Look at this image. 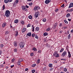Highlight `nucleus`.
I'll list each match as a JSON object with an SVG mask.
<instances>
[{
  "label": "nucleus",
  "instance_id": "2",
  "mask_svg": "<svg viewBox=\"0 0 73 73\" xmlns=\"http://www.w3.org/2000/svg\"><path fill=\"white\" fill-rule=\"evenodd\" d=\"M53 56H55L56 57H58L60 56V55L58 54L57 51H55L53 54Z\"/></svg>",
  "mask_w": 73,
  "mask_h": 73
},
{
  "label": "nucleus",
  "instance_id": "41",
  "mask_svg": "<svg viewBox=\"0 0 73 73\" xmlns=\"http://www.w3.org/2000/svg\"><path fill=\"white\" fill-rule=\"evenodd\" d=\"M35 38H36V39H37V40H38V36H37L36 35L35 36Z\"/></svg>",
  "mask_w": 73,
  "mask_h": 73
},
{
  "label": "nucleus",
  "instance_id": "45",
  "mask_svg": "<svg viewBox=\"0 0 73 73\" xmlns=\"http://www.w3.org/2000/svg\"><path fill=\"white\" fill-rule=\"evenodd\" d=\"M57 23H56L55 24V28H56V27H57Z\"/></svg>",
  "mask_w": 73,
  "mask_h": 73
},
{
  "label": "nucleus",
  "instance_id": "46",
  "mask_svg": "<svg viewBox=\"0 0 73 73\" xmlns=\"http://www.w3.org/2000/svg\"><path fill=\"white\" fill-rule=\"evenodd\" d=\"M9 33V32L8 31H6L5 33V35H7V34H8Z\"/></svg>",
  "mask_w": 73,
  "mask_h": 73
},
{
  "label": "nucleus",
  "instance_id": "38",
  "mask_svg": "<svg viewBox=\"0 0 73 73\" xmlns=\"http://www.w3.org/2000/svg\"><path fill=\"white\" fill-rule=\"evenodd\" d=\"M64 72H67V69H66V68H64Z\"/></svg>",
  "mask_w": 73,
  "mask_h": 73
},
{
  "label": "nucleus",
  "instance_id": "42",
  "mask_svg": "<svg viewBox=\"0 0 73 73\" xmlns=\"http://www.w3.org/2000/svg\"><path fill=\"white\" fill-rule=\"evenodd\" d=\"M30 55L31 56H34V54L33 53H31Z\"/></svg>",
  "mask_w": 73,
  "mask_h": 73
},
{
  "label": "nucleus",
  "instance_id": "11",
  "mask_svg": "<svg viewBox=\"0 0 73 73\" xmlns=\"http://www.w3.org/2000/svg\"><path fill=\"white\" fill-rule=\"evenodd\" d=\"M17 42L16 41H15L14 42V45L16 47L17 46Z\"/></svg>",
  "mask_w": 73,
  "mask_h": 73
},
{
  "label": "nucleus",
  "instance_id": "9",
  "mask_svg": "<svg viewBox=\"0 0 73 73\" xmlns=\"http://www.w3.org/2000/svg\"><path fill=\"white\" fill-rule=\"evenodd\" d=\"M26 29L25 28H24L22 30V33H25L26 31Z\"/></svg>",
  "mask_w": 73,
  "mask_h": 73
},
{
  "label": "nucleus",
  "instance_id": "7",
  "mask_svg": "<svg viewBox=\"0 0 73 73\" xmlns=\"http://www.w3.org/2000/svg\"><path fill=\"white\" fill-rule=\"evenodd\" d=\"M38 15H39V12H36L35 14V17L37 18L38 17Z\"/></svg>",
  "mask_w": 73,
  "mask_h": 73
},
{
  "label": "nucleus",
  "instance_id": "40",
  "mask_svg": "<svg viewBox=\"0 0 73 73\" xmlns=\"http://www.w3.org/2000/svg\"><path fill=\"white\" fill-rule=\"evenodd\" d=\"M31 24H28L27 26V28H28V27H31Z\"/></svg>",
  "mask_w": 73,
  "mask_h": 73
},
{
  "label": "nucleus",
  "instance_id": "22",
  "mask_svg": "<svg viewBox=\"0 0 73 73\" xmlns=\"http://www.w3.org/2000/svg\"><path fill=\"white\" fill-rule=\"evenodd\" d=\"M17 65L18 66L20 65V64H21V62L18 61L17 63Z\"/></svg>",
  "mask_w": 73,
  "mask_h": 73
},
{
  "label": "nucleus",
  "instance_id": "16",
  "mask_svg": "<svg viewBox=\"0 0 73 73\" xmlns=\"http://www.w3.org/2000/svg\"><path fill=\"white\" fill-rule=\"evenodd\" d=\"M40 30V29L38 27H36L35 29V31H39V30Z\"/></svg>",
  "mask_w": 73,
  "mask_h": 73
},
{
  "label": "nucleus",
  "instance_id": "19",
  "mask_svg": "<svg viewBox=\"0 0 73 73\" xmlns=\"http://www.w3.org/2000/svg\"><path fill=\"white\" fill-rule=\"evenodd\" d=\"M32 50H34V51H37V48H36L35 47H33V49H32Z\"/></svg>",
  "mask_w": 73,
  "mask_h": 73
},
{
  "label": "nucleus",
  "instance_id": "18",
  "mask_svg": "<svg viewBox=\"0 0 73 73\" xmlns=\"http://www.w3.org/2000/svg\"><path fill=\"white\" fill-rule=\"evenodd\" d=\"M48 66L50 68H52L53 67V64H52L50 63L48 64Z\"/></svg>",
  "mask_w": 73,
  "mask_h": 73
},
{
  "label": "nucleus",
  "instance_id": "24",
  "mask_svg": "<svg viewBox=\"0 0 73 73\" xmlns=\"http://www.w3.org/2000/svg\"><path fill=\"white\" fill-rule=\"evenodd\" d=\"M15 23H19V20L16 19L15 20Z\"/></svg>",
  "mask_w": 73,
  "mask_h": 73
},
{
  "label": "nucleus",
  "instance_id": "36",
  "mask_svg": "<svg viewBox=\"0 0 73 73\" xmlns=\"http://www.w3.org/2000/svg\"><path fill=\"white\" fill-rule=\"evenodd\" d=\"M70 34L68 36V39H70Z\"/></svg>",
  "mask_w": 73,
  "mask_h": 73
},
{
  "label": "nucleus",
  "instance_id": "12",
  "mask_svg": "<svg viewBox=\"0 0 73 73\" xmlns=\"http://www.w3.org/2000/svg\"><path fill=\"white\" fill-rule=\"evenodd\" d=\"M18 31H15V37H17V36H18Z\"/></svg>",
  "mask_w": 73,
  "mask_h": 73
},
{
  "label": "nucleus",
  "instance_id": "55",
  "mask_svg": "<svg viewBox=\"0 0 73 73\" xmlns=\"http://www.w3.org/2000/svg\"><path fill=\"white\" fill-rule=\"evenodd\" d=\"M64 4H62V5L61 6V7H64Z\"/></svg>",
  "mask_w": 73,
  "mask_h": 73
},
{
  "label": "nucleus",
  "instance_id": "3",
  "mask_svg": "<svg viewBox=\"0 0 73 73\" xmlns=\"http://www.w3.org/2000/svg\"><path fill=\"white\" fill-rule=\"evenodd\" d=\"M66 55H67V52L66 51H64L62 54V57H65Z\"/></svg>",
  "mask_w": 73,
  "mask_h": 73
},
{
  "label": "nucleus",
  "instance_id": "35",
  "mask_svg": "<svg viewBox=\"0 0 73 73\" xmlns=\"http://www.w3.org/2000/svg\"><path fill=\"white\" fill-rule=\"evenodd\" d=\"M64 22L66 24H68V22L66 20H64Z\"/></svg>",
  "mask_w": 73,
  "mask_h": 73
},
{
  "label": "nucleus",
  "instance_id": "28",
  "mask_svg": "<svg viewBox=\"0 0 73 73\" xmlns=\"http://www.w3.org/2000/svg\"><path fill=\"white\" fill-rule=\"evenodd\" d=\"M70 14L69 13H68L66 15V17H69V16H70Z\"/></svg>",
  "mask_w": 73,
  "mask_h": 73
},
{
  "label": "nucleus",
  "instance_id": "4",
  "mask_svg": "<svg viewBox=\"0 0 73 73\" xmlns=\"http://www.w3.org/2000/svg\"><path fill=\"white\" fill-rule=\"evenodd\" d=\"M19 46L21 48H23L24 47V44L23 42H20L19 44Z\"/></svg>",
  "mask_w": 73,
  "mask_h": 73
},
{
  "label": "nucleus",
  "instance_id": "62",
  "mask_svg": "<svg viewBox=\"0 0 73 73\" xmlns=\"http://www.w3.org/2000/svg\"><path fill=\"white\" fill-rule=\"evenodd\" d=\"M1 67H4V65H1Z\"/></svg>",
  "mask_w": 73,
  "mask_h": 73
},
{
  "label": "nucleus",
  "instance_id": "64",
  "mask_svg": "<svg viewBox=\"0 0 73 73\" xmlns=\"http://www.w3.org/2000/svg\"><path fill=\"white\" fill-rule=\"evenodd\" d=\"M71 32V33H73V29L72 30Z\"/></svg>",
  "mask_w": 73,
  "mask_h": 73
},
{
  "label": "nucleus",
  "instance_id": "8",
  "mask_svg": "<svg viewBox=\"0 0 73 73\" xmlns=\"http://www.w3.org/2000/svg\"><path fill=\"white\" fill-rule=\"evenodd\" d=\"M50 2V0H46L45 1V3L46 4H48Z\"/></svg>",
  "mask_w": 73,
  "mask_h": 73
},
{
  "label": "nucleus",
  "instance_id": "52",
  "mask_svg": "<svg viewBox=\"0 0 73 73\" xmlns=\"http://www.w3.org/2000/svg\"><path fill=\"white\" fill-rule=\"evenodd\" d=\"M62 23H60V24L59 25V26L60 27H62Z\"/></svg>",
  "mask_w": 73,
  "mask_h": 73
},
{
  "label": "nucleus",
  "instance_id": "1",
  "mask_svg": "<svg viewBox=\"0 0 73 73\" xmlns=\"http://www.w3.org/2000/svg\"><path fill=\"white\" fill-rule=\"evenodd\" d=\"M5 15L7 17H9L10 15V11L9 10H7L5 11Z\"/></svg>",
  "mask_w": 73,
  "mask_h": 73
},
{
  "label": "nucleus",
  "instance_id": "53",
  "mask_svg": "<svg viewBox=\"0 0 73 73\" xmlns=\"http://www.w3.org/2000/svg\"><path fill=\"white\" fill-rule=\"evenodd\" d=\"M29 4V5H31H31H32V3H30Z\"/></svg>",
  "mask_w": 73,
  "mask_h": 73
},
{
  "label": "nucleus",
  "instance_id": "23",
  "mask_svg": "<svg viewBox=\"0 0 73 73\" xmlns=\"http://www.w3.org/2000/svg\"><path fill=\"white\" fill-rule=\"evenodd\" d=\"M40 62V60L38 59L37 60V61L36 62V64H38Z\"/></svg>",
  "mask_w": 73,
  "mask_h": 73
},
{
  "label": "nucleus",
  "instance_id": "14",
  "mask_svg": "<svg viewBox=\"0 0 73 73\" xmlns=\"http://www.w3.org/2000/svg\"><path fill=\"white\" fill-rule=\"evenodd\" d=\"M32 35V33H28L27 34V36H29V37H31V35Z\"/></svg>",
  "mask_w": 73,
  "mask_h": 73
},
{
  "label": "nucleus",
  "instance_id": "56",
  "mask_svg": "<svg viewBox=\"0 0 73 73\" xmlns=\"http://www.w3.org/2000/svg\"><path fill=\"white\" fill-rule=\"evenodd\" d=\"M28 70H29V69H28V68H26V69H25V71H28Z\"/></svg>",
  "mask_w": 73,
  "mask_h": 73
},
{
  "label": "nucleus",
  "instance_id": "57",
  "mask_svg": "<svg viewBox=\"0 0 73 73\" xmlns=\"http://www.w3.org/2000/svg\"><path fill=\"white\" fill-rule=\"evenodd\" d=\"M25 7L26 8H29V7L27 5H26L25 6Z\"/></svg>",
  "mask_w": 73,
  "mask_h": 73
},
{
  "label": "nucleus",
  "instance_id": "20",
  "mask_svg": "<svg viewBox=\"0 0 73 73\" xmlns=\"http://www.w3.org/2000/svg\"><path fill=\"white\" fill-rule=\"evenodd\" d=\"M68 57H69V58H70V57H71V54H70V52L69 51L68 52Z\"/></svg>",
  "mask_w": 73,
  "mask_h": 73
},
{
  "label": "nucleus",
  "instance_id": "63",
  "mask_svg": "<svg viewBox=\"0 0 73 73\" xmlns=\"http://www.w3.org/2000/svg\"><path fill=\"white\" fill-rule=\"evenodd\" d=\"M5 68H6V69H8V66H7Z\"/></svg>",
  "mask_w": 73,
  "mask_h": 73
},
{
  "label": "nucleus",
  "instance_id": "48",
  "mask_svg": "<svg viewBox=\"0 0 73 73\" xmlns=\"http://www.w3.org/2000/svg\"><path fill=\"white\" fill-rule=\"evenodd\" d=\"M15 3H16L17 4L19 3V0H16L15 1Z\"/></svg>",
  "mask_w": 73,
  "mask_h": 73
},
{
  "label": "nucleus",
  "instance_id": "6",
  "mask_svg": "<svg viewBox=\"0 0 73 73\" xmlns=\"http://www.w3.org/2000/svg\"><path fill=\"white\" fill-rule=\"evenodd\" d=\"M22 8L23 11H27V9L25 8V7L24 6H22Z\"/></svg>",
  "mask_w": 73,
  "mask_h": 73
},
{
  "label": "nucleus",
  "instance_id": "31",
  "mask_svg": "<svg viewBox=\"0 0 73 73\" xmlns=\"http://www.w3.org/2000/svg\"><path fill=\"white\" fill-rule=\"evenodd\" d=\"M14 52L15 53H16L17 52V50L16 48L14 50Z\"/></svg>",
  "mask_w": 73,
  "mask_h": 73
},
{
  "label": "nucleus",
  "instance_id": "59",
  "mask_svg": "<svg viewBox=\"0 0 73 73\" xmlns=\"http://www.w3.org/2000/svg\"><path fill=\"white\" fill-rule=\"evenodd\" d=\"M54 63H57V61L56 60H55L54 61Z\"/></svg>",
  "mask_w": 73,
  "mask_h": 73
},
{
  "label": "nucleus",
  "instance_id": "44",
  "mask_svg": "<svg viewBox=\"0 0 73 73\" xmlns=\"http://www.w3.org/2000/svg\"><path fill=\"white\" fill-rule=\"evenodd\" d=\"M5 9V5H4L3 6V10H4Z\"/></svg>",
  "mask_w": 73,
  "mask_h": 73
},
{
  "label": "nucleus",
  "instance_id": "21",
  "mask_svg": "<svg viewBox=\"0 0 73 73\" xmlns=\"http://www.w3.org/2000/svg\"><path fill=\"white\" fill-rule=\"evenodd\" d=\"M20 23L22 24V25H24V21H20Z\"/></svg>",
  "mask_w": 73,
  "mask_h": 73
},
{
  "label": "nucleus",
  "instance_id": "25",
  "mask_svg": "<svg viewBox=\"0 0 73 73\" xmlns=\"http://www.w3.org/2000/svg\"><path fill=\"white\" fill-rule=\"evenodd\" d=\"M48 33H44V34H43V35L44 36H47L48 35Z\"/></svg>",
  "mask_w": 73,
  "mask_h": 73
},
{
  "label": "nucleus",
  "instance_id": "30",
  "mask_svg": "<svg viewBox=\"0 0 73 73\" xmlns=\"http://www.w3.org/2000/svg\"><path fill=\"white\" fill-rule=\"evenodd\" d=\"M50 30V28L49 27L47 29H46V31L47 32H48V31H49Z\"/></svg>",
  "mask_w": 73,
  "mask_h": 73
},
{
  "label": "nucleus",
  "instance_id": "5",
  "mask_svg": "<svg viewBox=\"0 0 73 73\" xmlns=\"http://www.w3.org/2000/svg\"><path fill=\"white\" fill-rule=\"evenodd\" d=\"M40 8V7L39 6H36L34 7L33 9V10L34 11H36V10H37V9H39Z\"/></svg>",
  "mask_w": 73,
  "mask_h": 73
},
{
  "label": "nucleus",
  "instance_id": "51",
  "mask_svg": "<svg viewBox=\"0 0 73 73\" xmlns=\"http://www.w3.org/2000/svg\"><path fill=\"white\" fill-rule=\"evenodd\" d=\"M2 51L1 50H0V55H1V54H2Z\"/></svg>",
  "mask_w": 73,
  "mask_h": 73
},
{
  "label": "nucleus",
  "instance_id": "37",
  "mask_svg": "<svg viewBox=\"0 0 73 73\" xmlns=\"http://www.w3.org/2000/svg\"><path fill=\"white\" fill-rule=\"evenodd\" d=\"M31 72H32V73H34L36 72V70H32Z\"/></svg>",
  "mask_w": 73,
  "mask_h": 73
},
{
  "label": "nucleus",
  "instance_id": "49",
  "mask_svg": "<svg viewBox=\"0 0 73 73\" xmlns=\"http://www.w3.org/2000/svg\"><path fill=\"white\" fill-rule=\"evenodd\" d=\"M53 69H54V68H51L50 69V71H52L53 70Z\"/></svg>",
  "mask_w": 73,
  "mask_h": 73
},
{
  "label": "nucleus",
  "instance_id": "58",
  "mask_svg": "<svg viewBox=\"0 0 73 73\" xmlns=\"http://www.w3.org/2000/svg\"><path fill=\"white\" fill-rule=\"evenodd\" d=\"M41 50H39L38 51V53H41Z\"/></svg>",
  "mask_w": 73,
  "mask_h": 73
},
{
  "label": "nucleus",
  "instance_id": "32",
  "mask_svg": "<svg viewBox=\"0 0 73 73\" xmlns=\"http://www.w3.org/2000/svg\"><path fill=\"white\" fill-rule=\"evenodd\" d=\"M35 66H36V64H33L32 65V67H33V68L34 67H35Z\"/></svg>",
  "mask_w": 73,
  "mask_h": 73
},
{
  "label": "nucleus",
  "instance_id": "26",
  "mask_svg": "<svg viewBox=\"0 0 73 73\" xmlns=\"http://www.w3.org/2000/svg\"><path fill=\"white\" fill-rule=\"evenodd\" d=\"M64 50V48H62L60 51V52L61 53V52H63V51Z\"/></svg>",
  "mask_w": 73,
  "mask_h": 73
},
{
  "label": "nucleus",
  "instance_id": "39",
  "mask_svg": "<svg viewBox=\"0 0 73 73\" xmlns=\"http://www.w3.org/2000/svg\"><path fill=\"white\" fill-rule=\"evenodd\" d=\"M23 61V60L22 59L20 58L19 59V61H20V62H22Z\"/></svg>",
  "mask_w": 73,
  "mask_h": 73
},
{
  "label": "nucleus",
  "instance_id": "13",
  "mask_svg": "<svg viewBox=\"0 0 73 73\" xmlns=\"http://www.w3.org/2000/svg\"><path fill=\"white\" fill-rule=\"evenodd\" d=\"M73 7V3H71L70 4V5L68 7V8H70L71 7Z\"/></svg>",
  "mask_w": 73,
  "mask_h": 73
},
{
  "label": "nucleus",
  "instance_id": "10",
  "mask_svg": "<svg viewBox=\"0 0 73 73\" xmlns=\"http://www.w3.org/2000/svg\"><path fill=\"white\" fill-rule=\"evenodd\" d=\"M72 11H73V9L72 8L68 9L67 10V11L68 12H72Z\"/></svg>",
  "mask_w": 73,
  "mask_h": 73
},
{
  "label": "nucleus",
  "instance_id": "17",
  "mask_svg": "<svg viewBox=\"0 0 73 73\" xmlns=\"http://www.w3.org/2000/svg\"><path fill=\"white\" fill-rule=\"evenodd\" d=\"M4 2L5 3H9V0H5Z\"/></svg>",
  "mask_w": 73,
  "mask_h": 73
},
{
  "label": "nucleus",
  "instance_id": "34",
  "mask_svg": "<svg viewBox=\"0 0 73 73\" xmlns=\"http://www.w3.org/2000/svg\"><path fill=\"white\" fill-rule=\"evenodd\" d=\"M35 35H35V34L34 33H33L32 34V37H34L35 36Z\"/></svg>",
  "mask_w": 73,
  "mask_h": 73
},
{
  "label": "nucleus",
  "instance_id": "50",
  "mask_svg": "<svg viewBox=\"0 0 73 73\" xmlns=\"http://www.w3.org/2000/svg\"><path fill=\"white\" fill-rule=\"evenodd\" d=\"M58 9H55V12H58Z\"/></svg>",
  "mask_w": 73,
  "mask_h": 73
},
{
  "label": "nucleus",
  "instance_id": "43",
  "mask_svg": "<svg viewBox=\"0 0 73 73\" xmlns=\"http://www.w3.org/2000/svg\"><path fill=\"white\" fill-rule=\"evenodd\" d=\"M15 59L14 58H13L11 60L12 62H13L15 61Z\"/></svg>",
  "mask_w": 73,
  "mask_h": 73
},
{
  "label": "nucleus",
  "instance_id": "61",
  "mask_svg": "<svg viewBox=\"0 0 73 73\" xmlns=\"http://www.w3.org/2000/svg\"><path fill=\"white\" fill-rule=\"evenodd\" d=\"M62 33V31H60L59 32L60 33Z\"/></svg>",
  "mask_w": 73,
  "mask_h": 73
},
{
  "label": "nucleus",
  "instance_id": "60",
  "mask_svg": "<svg viewBox=\"0 0 73 73\" xmlns=\"http://www.w3.org/2000/svg\"><path fill=\"white\" fill-rule=\"evenodd\" d=\"M68 20L69 21H71V19H68Z\"/></svg>",
  "mask_w": 73,
  "mask_h": 73
},
{
  "label": "nucleus",
  "instance_id": "15",
  "mask_svg": "<svg viewBox=\"0 0 73 73\" xmlns=\"http://www.w3.org/2000/svg\"><path fill=\"white\" fill-rule=\"evenodd\" d=\"M6 25H7V23H4L2 25V27H3V28H4V27H5Z\"/></svg>",
  "mask_w": 73,
  "mask_h": 73
},
{
  "label": "nucleus",
  "instance_id": "29",
  "mask_svg": "<svg viewBox=\"0 0 73 73\" xmlns=\"http://www.w3.org/2000/svg\"><path fill=\"white\" fill-rule=\"evenodd\" d=\"M3 46H4V44H1L0 45V47L1 48H3Z\"/></svg>",
  "mask_w": 73,
  "mask_h": 73
},
{
  "label": "nucleus",
  "instance_id": "54",
  "mask_svg": "<svg viewBox=\"0 0 73 73\" xmlns=\"http://www.w3.org/2000/svg\"><path fill=\"white\" fill-rule=\"evenodd\" d=\"M11 68H12L13 67H14V65L12 66H11Z\"/></svg>",
  "mask_w": 73,
  "mask_h": 73
},
{
  "label": "nucleus",
  "instance_id": "47",
  "mask_svg": "<svg viewBox=\"0 0 73 73\" xmlns=\"http://www.w3.org/2000/svg\"><path fill=\"white\" fill-rule=\"evenodd\" d=\"M33 32H34L35 31V27H33L32 29Z\"/></svg>",
  "mask_w": 73,
  "mask_h": 73
},
{
  "label": "nucleus",
  "instance_id": "33",
  "mask_svg": "<svg viewBox=\"0 0 73 73\" xmlns=\"http://www.w3.org/2000/svg\"><path fill=\"white\" fill-rule=\"evenodd\" d=\"M29 19H32V16L31 15H30L28 17Z\"/></svg>",
  "mask_w": 73,
  "mask_h": 73
},
{
  "label": "nucleus",
  "instance_id": "27",
  "mask_svg": "<svg viewBox=\"0 0 73 73\" xmlns=\"http://www.w3.org/2000/svg\"><path fill=\"white\" fill-rule=\"evenodd\" d=\"M43 22H46V18L43 19L42 20Z\"/></svg>",
  "mask_w": 73,
  "mask_h": 73
}]
</instances>
